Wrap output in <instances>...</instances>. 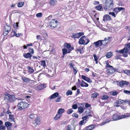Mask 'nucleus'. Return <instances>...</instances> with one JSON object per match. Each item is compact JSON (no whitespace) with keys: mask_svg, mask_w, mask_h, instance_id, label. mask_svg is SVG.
Segmentation results:
<instances>
[{"mask_svg":"<svg viewBox=\"0 0 130 130\" xmlns=\"http://www.w3.org/2000/svg\"><path fill=\"white\" fill-rule=\"evenodd\" d=\"M34 82H30V83L32 84V85L34 86V87L35 86H36L37 84H36V83L35 82H34V81H33Z\"/></svg>","mask_w":130,"mask_h":130,"instance_id":"864d4df0","label":"nucleus"},{"mask_svg":"<svg viewBox=\"0 0 130 130\" xmlns=\"http://www.w3.org/2000/svg\"><path fill=\"white\" fill-rule=\"evenodd\" d=\"M29 105L27 102L24 101L20 102L18 104L17 107L19 109L22 110L27 107Z\"/></svg>","mask_w":130,"mask_h":130,"instance_id":"f257e3e1","label":"nucleus"},{"mask_svg":"<svg viewBox=\"0 0 130 130\" xmlns=\"http://www.w3.org/2000/svg\"><path fill=\"white\" fill-rule=\"evenodd\" d=\"M5 126L7 127H10L12 126V124L9 121L6 122H5Z\"/></svg>","mask_w":130,"mask_h":130,"instance_id":"393cba45","label":"nucleus"},{"mask_svg":"<svg viewBox=\"0 0 130 130\" xmlns=\"http://www.w3.org/2000/svg\"><path fill=\"white\" fill-rule=\"evenodd\" d=\"M88 117V116H87L83 117L82 118V120H84V121L86 120V119H87Z\"/></svg>","mask_w":130,"mask_h":130,"instance_id":"0e129e2a","label":"nucleus"},{"mask_svg":"<svg viewBox=\"0 0 130 130\" xmlns=\"http://www.w3.org/2000/svg\"><path fill=\"white\" fill-rule=\"evenodd\" d=\"M104 9L105 11L107 9L110 10L113 7V4L112 0H106Z\"/></svg>","mask_w":130,"mask_h":130,"instance_id":"f03ea898","label":"nucleus"},{"mask_svg":"<svg viewBox=\"0 0 130 130\" xmlns=\"http://www.w3.org/2000/svg\"><path fill=\"white\" fill-rule=\"evenodd\" d=\"M84 109L83 108L80 107L78 108V111L80 113H82L84 111Z\"/></svg>","mask_w":130,"mask_h":130,"instance_id":"f704fd0d","label":"nucleus"},{"mask_svg":"<svg viewBox=\"0 0 130 130\" xmlns=\"http://www.w3.org/2000/svg\"><path fill=\"white\" fill-rule=\"evenodd\" d=\"M94 127V125H91L87 126L86 128V129L87 130H92L93 129Z\"/></svg>","mask_w":130,"mask_h":130,"instance_id":"b1692460","label":"nucleus"},{"mask_svg":"<svg viewBox=\"0 0 130 130\" xmlns=\"http://www.w3.org/2000/svg\"><path fill=\"white\" fill-rule=\"evenodd\" d=\"M66 46L67 47V49L68 50V52L69 53L70 52L73 50V48L71 46V45L69 44H68L67 43H66Z\"/></svg>","mask_w":130,"mask_h":130,"instance_id":"ddd939ff","label":"nucleus"},{"mask_svg":"<svg viewBox=\"0 0 130 130\" xmlns=\"http://www.w3.org/2000/svg\"><path fill=\"white\" fill-rule=\"evenodd\" d=\"M84 120H82V121H80L79 122V125H82L83 123H84Z\"/></svg>","mask_w":130,"mask_h":130,"instance_id":"e2e57ef3","label":"nucleus"},{"mask_svg":"<svg viewBox=\"0 0 130 130\" xmlns=\"http://www.w3.org/2000/svg\"><path fill=\"white\" fill-rule=\"evenodd\" d=\"M118 104H120L119 102H116V103L114 104V106L116 107H118L119 106L118 105Z\"/></svg>","mask_w":130,"mask_h":130,"instance_id":"603ef678","label":"nucleus"},{"mask_svg":"<svg viewBox=\"0 0 130 130\" xmlns=\"http://www.w3.org/2000/svg\"><path fill=\"white\" fill-rule=\"evenodd\" d=\"M109 72L111 74H113L115 72V70L113 68L111 67L109 70Z\"/></svg>","mask_w":130,"mask_h":130,"instance_id":"bb28decb","label":"nucleus"},{"mask_svg":"<svg viewBox=\"0 0 130 130\" xmlns=\"http://www.w3.org/2000/svg\"><path fill=\"white\" fill-rule=\"evenodd\" d=\"M64 109H63L60 108L58 110L57 113L59 114H61L64 112Z\"/></svg>","mask_w":130,"mask_h":130,"instance_id":"c756f323","label":"nucleus"},{"mask_svg":"<svg viewBox=\"0 0 130 130\" xmlns=\"http://www.w3.org/2000/svg\"><path fill=\"white\" fill-rule=\"evenodd\" d=\"M22 80H23V82L26 83H30V82L33 81V80H31L29 78H27L25 77H22Z\"/></svg>","mask_w":130,"mask_h":130,"instance_id":"4468645a","label":"nucleus"},{"mask_svg":"<svg viewBox=\"0 0 130 130\" xmlns=\"http://www.w3.org/2000/svg\"><path fill=\"white\" fill-rule=\"evenodd\" d=\"M96 8L97 10L100 11H102L103 10V8L102 6L100 5L96 6Z\"/></svg>","mask_w":130,"mask_h":130,"instance_id":"2f4dec72","label":"nucleus"},{"mask_svg":"<svg viewBox=\"0 0 130 130\" xmlns=\"http://www.w3.org/2000/svg\"><path fill=\"white\" fill-rule=\"evenodd\" d=\"M34 89L37 90L39 91L43 89V88L41 84L40 85H37L34 87Z\"/></svg>","mask_w":130,"mask_h":130,"instance_id":"f3484780","label":"nucleus"},{"mask_svg":"<svg viewBox=\"0 0 130 130\" xmlns=\"http://www.w3.org/2000/svg\"><path fill=\"white\" fill-rule=\"evenodd\" d=\"M26 68L28 69L27 71L29 73H33L34 71L33 68L29 66H27L26 67Z\"/></svg>","mask_w":130,"mask_h":130,"instance_id":"a211bd4d","label":"nucleus"},{"mask_svg":"<svg viewBox=\"0 0 130 130\" xmlns=\"http://www.w3.org/2000/svg\"><path fill=\"white\" fill-rule=\"evenodd\" d=\"M57 2V0H50L49 2V4L51 6L53 7L56 5Z\"/></svg>","mask_w":130,"mask_h":130,"instance_id":"f8f14e48","label":"nucleus"},{"mask_svg":"<svg viewBox=\"0 0 130 130\" xmlns=\"http://www.w3.org/2000/svg\"><path fill=\"white\" fill-rule=\"evenodd\" d=\"M32 56L31 54L29 53H25L23 54V56L26 58L31 59Z\"/></svg>","mask_w":130,"mask_h":130,"instance_id":"dca6fc26","label":"nucleus"},{"mask_svg":"<svg viewBox=\"0 0 130 130\" xmlns=\"http://www.w3.org/2000/svg\"><path fill=\"white\" fill-rule=\"evenodd\" d=\"M41 64L42 66H43L44 67H46V62L44 60H42L41 62Z\"/></svg>","mask_w":130,"mask_h":130,"instance_id":"e433bc0d","label":"nucleus"},{"mask_svg":"<svg viewBox=\"0 0 130 130\" xmlns=\"http://www.w3.org/2000/svg\"><path fill=\"white\" fill-rule=\"evenodd\" d=\"M5 99L7 101L9 102L14 101L16 100V99L14 95H11L9 94L5 95Z\"/></svg>","mask_w":130,"mask_h":130,"instance_id":"7ed1b4c3","label":"nucleus"},{"mask_svg":"<svg viewBox=\"0 0 130 130\" xmlns=\"http://www.w3.org/2000/svg\"><path fill=\"white\" fill-rule=\"evenodd\" d=\"M62 51L63 52V54L64 56L65 54L68 53V50L67 49L65 48L62 49ZM63 57H64V56H63Z\"/></svg>","mask_w":130,"mask_h":130,"instance_id":"473e14b6","label":"nucleus"},{"mask_svg":"<svg viewBox=\"0 0 130 130\" xmlns=\"http://www.w3.org/2000/svg\"><path fill=\"white\" fill-rule=\"evenodd\" d=\"M114 11H115L116 13H117L119 11H118V8L117 7L115 8L114 10Z\"/></svg>","mask_w":130,"mask_h":130,"instance_id":"4d7b16f0","label":"nucleus"},{"mask_svg":"<svg viewBox=\"0 0 130 130\" xmlns=\"http://www.w3.org/2000/svg\"><path fill=\"white\" fill-rule=\"evenodd\" d=\"M106 64V67L110 68H111V67H112V66H110V65L108 62H107Z\"/></svg>","mask_w":130,"mask_h":130,"instance_id":"bf43d9fd","label":"nucleus"},{"mask_svg":"<svg viewBox=\"0 0 130 130\" xmlns=\"http://www.w3.org/2000/svg\"><path fill=\"white\" fill-rule=\"evenodd\" d=\"M58 22L57 21L55 20H53L50 22V25L51 27L53 28L57 26V23Z\"/></svg>","mask_w":130,"mask_h":130,"instance_id":"0eeeda50","label":"nucleus"},{"mask_svg":"<svg viewBox=\"0 0 130 130\" xmlns=\"http://www.w3.org/2000/svg\"><path fill=\"white\" fill-rule=\"evenodd\" d=\"M118 94V93L117 91H114L113 92H112V94L113 95V96H115L116 95H117Z\"/></svg>","mask_w":130,"mask_h":130,"instance_id":"13d9d810","label":"nucleus"},{"mask_svg":"<svg viewBox=\"0 0 130 130\" xmlns=\"http://www.w3.org/2000/svg\"><path fill=\"white\" fill-rule=\"evenodd\" d=\"M125 102H127L129 105H130V100H125Z\"/></svg>","mask_w":130,"mask_h":130,"instance_id":"774afa93","label":"nucleus"},{"mask_svg":"<svg viewBox=\"0 0 130 130\" xmlns=\"http://www.w3.org/2000/svg\"><path fill=\"white\" fill-rule=\"evenodd\" d=\"M99 93L97 92H95L92 94L91 97L92 98H95L99 95Z\"/></svg>","mask_w":130,"mask_h":130,"instance_id":"cd10ccee","label":"nucleus"},{"mask_svg":"<svg viewBox=\"0 0 130 130\" xmlns=\"http://www.w3.org/2000/svg\"><path fill=\"white\" fill-rule=\"evenodd\" d=\"M24 2H21L18 4V7H22L24 4Z\"/></svg>","mask_w":130,"mask_h":130,"instance_id":"72a5a7b5","label":"nucleus"},{"mask_svg":"<svg viewBox=\"0 0 130 130\" xmlns=\"http://www.w3.org/2000/svg\"><path fill=\"white\" fill-rule=\"evenodd\" d=\"M120 56L118 54H117L116 56L115 57V59H119L120 58Z\"/></svg>","mask_w":130,"mask_h":130,"instance_id":"338daca9","label":"nucleus"},{"mask_svg":"<svg viewBox=\"0 0 130 130\" xmlns=\"http://www.w3.org/2000/svg\"><path fill=\"white\" fill-rule=\"evenodd\" d=\"M124 92L127 94H129L130 93V91L126 90H124L123 91Z\"/></svg>","mask_w":130,"mask_h":130,"instance_id":"680f3d73","label":"nucleus"},{"mask_svg":"<svg viewBox=\"0 0 130 130\" xmlns=\"http://www.w3.org/2000/svg\"><path fill=\"white\" fill-rule=\"evenodd\" d=\"M130 116V115H123L119 116L117 114H115L113 115L112 117V119L114 121H116L120 119L123 118H125L126 117H129Z\"/></svg>","mask_w":130,"mask_h":130,"instance_id":"20e7f679","label":"nucleus"},{"mask_svg":"<svg viewBox=\"0 0 130 130\" xmlns=\"http://www.w3.org/2000/svg\"><path fill=\"white\" fill-rule=\"evenodd\" d=\"M77 33H78V35L79 36V38L80 37V36L84 35V33L83 32H80Z\"/></svg>","mask_w":130,"mask_h":130,"instance_id":"69168bd1","label":"nucleus"},{"mask_svg":"<svg viewBox=\"0 0 130 130\" xmlns=\"http://www.w3.org/2000/svg\"><path fill=\"white\" fill-rule=\"evenodd\" d=\"M77 106L76 104H75L72 105V108L74 109H76L77 108Z\"/></svg>","mask_w":130,"mask_h":130,"instance_id":"8fccbe9b","label":"nucleus"},{"mask_svg":"<svg viewBox=\"0 0 130 130\" xmlns=\"http://www.w3.org/2000/svg\"><path fill=\"white\" fill-rule=\"evenodd\" d=\"M129 83L127 81H122L120 82H118L117 84L119 85L120 86L122 87L124 85H127Z\"/></svg>","mask_w":130,"mask_h":130,"instance_id":"1a4fd4ad","label":"nucleus"},{"mask_svg":"<svg viewBox=\"0 0 130 130\" xmlns=\"http://www.w3.org/2000/svg\"><path fill=\"white\" fill-rule=\"evenodd\" d=\"M96 47L98 48L100 47L102 45V42L101 40H99L96 42H95L93 43Z\"/></svg>","mask_w":130,"mask_h":130,"instance_id":"6e6552de","label":"nucleus"},{"mask_svg":"<svg viewBox=\"0 0 130 130\" xmlns=\"http://www.w3.org/2000/svg\"><path fill=\"white\" fill-rule=\"evenodd\" d=\"M19 23L17 22L16 23H14L13 24V26L14 28H18L19 27L18 24Z\"/></svg>","mask_w":130,"mask_h":130,"instance_id":"ea45409f","label":"nucleus"},{"mask_svg":"<svg viewBox=\"0 0 130 130\" xmlns=\"http://www.w3.org/2000/svg\"><path fill=\"white\" fill-rule=\"evenodd\" d=\"M36 16L37 17L40 18L42 16V13H38L36 14Z\"/></svg>","mask_w":130,"mask_h":130,"instance_id":"a18cd8bd","label":"nucleus"},{"mask_svg":"<svg viewBox=\"0 0 130 130\" xmlns=\"http://www.w3.org/2000/svg\"><path fill=\"white\" fill-rule=\"evenodd\" d=\"M110 121V120H107L106 121L103 122L102 123H101L100 124V125H103L105 124L106 123H107L109 122Z\"/></svg>","mask_w":130,"mask_h":130,"instance_id":"79ce46f5","label":"nucleus"},{"mask_svg":"<svg viewBox=\"0 0 130 130\" xmlns=\"http://www.w3.org/2000/svg\"><path fill=\"white\" fill-rule=\"evenodd\" d=\"M67 127V130H75V129L74 126L73 125H68Z\"/></svg>","mask_w":130,"mask_h":130,"instance_id":"412c9836","label":"nucleus"},{"mask_svg":"<svg viewBox=\"0 0 130 130\" xmlns=\"http://www.w3.org/2000/svg\"><path fill=\"white\" fill-rule=\"evenodd\" d=\"M110 38L108 37L107 38H105L104 39V40H101L102 42V45H105L108 42V40Z\"/></svg>","mask_w":130,"mask_h":130,"instance_id":"2eb2a0df","label":"nucleus"},{"mask_svg":"<svg viewBox=\"0 0 130 130\" xmlns=\"http://www.w3.org/2000/svg\"><path fill=\"white\" fill-rule=\"evenodd\" d=\"M80 86L81 87H87L88 86V84L87 83L85 82L83 84H81Z\"/></svg>","mask_w":130,"mask_h":130,"instance_id":"4c0bfd02","label":"nucleus"},{"mask_svg":"<svg viewBox=\"0 0 130 130\" xmlns=\"http://www.w3.org/2000/svg\"><path fill=\"white\" fill-rule=\"evenodd\" d=\"M108 96L106 95H104L103 96L102 98V100H106L108 98Z\"/></svg>","mask_w":130,"mask_h":130,"instance_id":"c9c22d12","label":"nucleus"},{"mask_svg":"<svg viewBox=\"0 0 130 130\" xmlns=\"http://www.w3.org/2000/svg\"><path fill=\"white\" fill-rule=\"evenodd\" d=\"M126 50H124V52L123 53H124L123 54V56L124 57H126L127 56V53H128V52H127L126 53L125 52Z\"/></svg>","mask_w":130,"mask_h":130,"instance_id":"c03bdc74","label":"nucleus"},{"mask_svg":"<svg viewBox=\"0 0 130 130\" xmlns=\"http://www.w3.org/2000/svg\"><path fill=\"white\" fill-rule=\"evenodd\" d=\"M119 102V103L120 104H123V103H124L125 101H124L123 100H119L118 101Z\"/></svg>","mask_w":130,"mask_h":130,"instance_id":"052dcab7","label":"nucleus"},{"mask_svg":"<svg viewBox=\"0 0 130 130\" xmlns=\"http://www.w3.org/2000/svg\"><path fill=\"white\" fill-rule=\"evenodd\" d=\"M29 52L32 54L34 53V49L33 48H29Z\"/></svg>","mask_w":130,"mask_h":130,"instance_id":"de8ad7c7","label":"nucleus"},{"mask_svg":"<svg viewBox=\"0 0 130 130\" xmlns=\"http://www.w3.org/2000/svg\"><path fill=\"white\" fill-rule=\"evenodd\" d=\"M109 15H111L114 18L116 17V15L115 13L113 12H110L109 13Z\"/></svg>","mask_w":130,"mask_h":130,"instance_id":"09e8293b","label":"nucleus"},{"mask_svg":"<svg viewBox=\"0 0 130 130\" xmlns=\"http://www.w3.org/2000/svg\"><path fill=\"white\" fill-rule=\"evenodd\" d=\"M11 29L10 27V26L7 25L6 24V25L4 27L3 35L4 36H6L9 33V31Z\"/></svg>","mask_w":130,"mask_h":130,"instance_id":"39448f33","label":"nucleus"},{"mask_svg":"<svg viewBox=\"0 0 130 130\" xmlns=\"http://www.w3.org/2000/svg\"><path fill=\"white\" fill-rule=\"evenodd\" d=\"M61 98V97L60 96H58L57 98V99L56 100V102H59L60 101V99Z\"/></svg>","mask_w":130,"mask_h":130,"instance_id":"49530a36","label":"nucleus"},{"mask_svg":"<svg viewBox=\"0 0 130 130\" xmlns=\"http://www.w3.org/2000/svg\"><path fill=\"white\" fill-rule=\"evenodd\" d=\"M82 79L87 82L88 83H91L92 82V81L91 80L90 78L84 75H82Z\"/></svg>","mask_w":130,"mask_h":130,"instance_id":"9b49d317","label":"nucleus"},{"mask_svg":"<svg viewBox=\"0 0 130 130\" xmlns=\"http://www.w3.org/2000/svg\"><path fill=\"white\" fill-rule=\"evenodd\" d=\"M61 116L59 114L57 113L56 115L55 116L54 118V119L55 120H57L58 119H60L61 117Z\"/></svg>","mask_w":130,"mask_h":130,"instance_id":"4be33fe9","label":"nucleus"},{"mask_svg":"<svg viewBox=\"0 0 130 130\" xmlns=\"http://www.w3.org/2000/svg\"><path fill=\"white\" fill-rule=\"evenodd\" d=\"M73 117H75L76 118H77L78 117V115L77 114H76L75 113H73L72 115Z\"/></svg>","mask_w":130,"mask_h":130,"instance_id":"3c124183","label":"nucleus"},{"mask_svg":"<svg viewBox=\"0 0 130 130\" xmlns=\"http://www.w3.org/2000/svg\"><path fill=\"white\" fill-rule=\"evenodd\" d=\"M111 19V18L108 15H105L103 16V21H109Z\"/></svg>","mask_w":130,"mask_h":130,"instance_id":"9d476101","label":"nucleus"},{"mask_svg":"<svg viewBox=\"0 0 130 130\" xmlns=\"http://www.w3.org/2000/svg\"><path fill=\"white\" fill-rule=\"evenodd\" d=\"M118 8V11L119 12H120L122 10H124L125 8H123V7H117Z\"/></svg>","mask_w":130,"mask_h":130,"instance_id":"5fc2aeb1","label":"nucleus"},{"mask_svg":"<svg viewBox=\"0 0 130 130\" xmlns=\"http://www.w3.org/2000/svg\"><path fill=\"white\" fill-rule=\"evenodd\" d=\"M72 93V91L70 90H68L66 93V94L67 95H71Z\"/></svg>","mask_w":130,"mask_h":130,"instance_id":"58836bf2","label":"nucleus"},{"mask_svg":"<svg viewBox=\"0 0 130 130\" xmlns=\"http://www.w3.org/2000/svg\"><path fill=\"white\" fill-rule=\"evenodd\" d=\"M8 120L9 121H14V115H11V114H9V118Z\"/></svg>","mask_w":130,"mask_h":130,"instance_id":"a878e982","label":"nucleus"},{"mask_svg":"<svg viewBox=\"0 0 130 130\" xmlns=\"http://www.w3.org/2000/svg\"><path fill=\"white\" fill-rule=\"evenodd\" d=\"M85 42V41L82 38H81L79 40V43L81 44H83Z\"/></svg>","mask_w":130,"mask_h":130,"instance_id":"7c9ffc66","label":"nucleus"},{"mask_svg":"<svg viewBox=\"0 0 130 130\" xmlns=\"http://www.w3.org/2000/svg\"><path fill=\"white\" fill-rule=\"evenodd\" d=\"M41 120L38 117L36 118L35 121L36 124L39 125L41 122Z\"/></svg>","mask_w":130,"mask_h":130,"instance_id":"6ab92c4d","label":"nucleus"},{"mask_svg":"<svg viewBox=\"0 0 130 130\" xmlns=\"http://www.w3.org/2000/svg\"><path fill=\"white\" fill-rule=\"evenodd\" d=\"M79 36L78 35V33H77L75 34H72V35L71 36V37L72 38H79Z\"/></svg>","mask_w":130,"mask_h":130,"instance_id":"5701e85b","label":"nucleus"},{"mask_svg":"<svg viewBox=\"0 0 130 130\" xmlns=\"http://www.w3.org/2000/svg\"><path fill=\"white\" fill-rule=\"evenodd\" d=\"M124 50H126L125 52H128L130 50V43L127 44V45L125 46L124 48L121 50H119L116 51V52L119 53H123L124 52Z\"/></svg>","mask_w":130,"mask_h":130,"instance_id":"423d86ee","label":"nucleus"},{"mask_svg":"<svg viewBox=\"0 0 130 130\" xmlns=\"http://www.w3.org/2000/svg\"><path fill=\"white\" fill-rule=\"evenodd\" d=\"M0 127L1 129V130H5L6 129V128L5 126H3V125L2 126H0Z\"/></svg>","mask_w":130,"mask_h":130,"instance_id":"6e6d98bb","label":"nucleus"},{"mask_svg":"<svg viewBox=\"0 0 130 130\" xmlns=\"http://www.w3.org/2000/svg\"><path fill=\"white\" fill-rule=\"evenodd\" d=\"M124 72L128 75H130V70H125L124 71Z\"/></svg>","mask_w":130,"mask_h":130,"instance_id":"a19ab883","label":"nucleus"},{"mask_svg":"<svg viewBox=\"0 0 130 130\" xmlns=\"http://www.w3.org/2000/svg\"><path fill=\"white\" fill-rule=\"evenodd\" d=\"M73 111V110L72 109H69L67 111V113L68 114L71 113Z\"/></svg>","mask_w":130,"mask_h":130,"instance_id":"37998d69","label":"nucleus"},{"mask_svg":"<svg viewBox=\"0 0 130 130\" xmlns=\"http://www.w3.org/2000/svg\"><path fill=\"white\" fill-rule=\"evenodd\" d=\"M113 55L112 53L110 52H108L107 53L106 56V57L108 58H110Z\"/></svg>","mask_w":130,"mask_h":130,"instance_id":"c85d7f7f","label":"nucleus"},{"mask_svg":"<svg viewBox=\"0 0 130 130\" xmlns=\"http://www.w3.org/2000/svg\"><path fill=\"white\" fill-rule=\"evenodd\" d=\"M59 94L57 92L54 93V94L52 95L50 97V99H52L58 96Z\"/></svg>","mask_w":130,"mask_h":130,"instance_id":"aec40b11","label":"nucleus"}]
</instances>
